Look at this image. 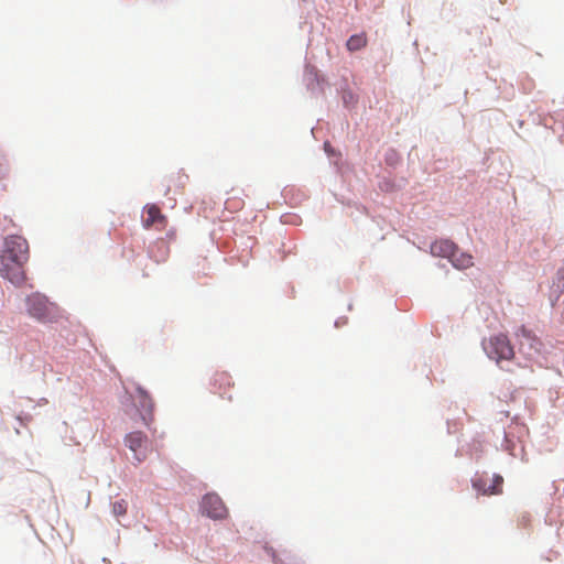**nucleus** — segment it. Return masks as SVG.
Returning a JSON list of instances; mask_svg holds the SVG:
<instances>
[{
    "label": "nucleus",
    "mask_w": 564,
    "mask_h": 564,
    "mask_svg": "<svg viewBox=\"0 0 564 564\" xmlns=\"http://www.w3.org/2000/svg\"><path fill=\"white\" fill-rule=\"evenodd\" d=\"M200 507L204 514L215 520L225 519L228 514L225 503L216 494L205 495Z\"/></svg>",
    "instance_id": "0eeeda50"
},
{
    "label": "nucleus",
    "mask_w": 564,
    "mask_h": 564,
    "mask_svg": "<svg viewBox=\"0 0 564 564\" xmlns=\"http://www.w3.org/2000/svg\"><path fill=\"white\" fill-rule=\"evenodd\" d=\"M324 150H325V152H326L328 155H332L333 151H332V148H330V143L325 142V143H324Z\"/></svg>",
    "instance_id": "dca6fc26"
},
{
    "label": "nucleus",
    "mask_w": 564,
    "mask_h": 564,
    "mask_svg": "<svg viewBox=\"0 0 564 564\" xmlns=\"http://www.w3.org/2000/svg\"><path fill=\"white\" fill-rule=\"evenodd\" d=\"M0 254L28 262L30 259L29 242L20 235H10L6 237Z\"/></svg>",
    "instance_id": "39448f33"
},
{
    "label": "nucleus",
    "mask_w": 564,
    "mask_h": 564,
    "mask_svg": "<svg viewBox=\"0 0 564 564\" xmlns=\"http://www.w3.org/2000/svg\"><path fill=\"white\" fill-rule=\"evenodd\" d=\"M449 261L459 270L468 269L474 265L473 256L467 252H460L456 247L455 256Z\"/></svg>",
    "instance_id": "ddd939ff"
},
{
    "label": "nucleus",
    "mask_w": 564,
    "mask_h": 564,
    "mask_svg": "<svg viewBox=\"0 0 564 564\" xmlns=\"http://www.w3.org/2000/svg\"><path fill=\"white\" fill-rule=\"evenodd\" d=\"M503 478L500 475L481 476L473 481V487L481 495H500L502 494Z\"/></svg>",
    "instance_id": "6e6552de"
},
{
    "label": "nucleus",
    "mask_w": 564,
    "mask_h": 564,
    "mask_svg": "<svg viewBox=\"0 0 564 564\" xmlns=\"http://www.w3.org/2000/svg\"><path fill=\"white\" fill-rule=\"evenodd\" d=\"M234 387L231 377L226 371H217L212 379V391L228 401L232 400L230 389Z\"/></svg>",
    "instance_id": "1a4fd4ad"
},
{
    "label": "nucleus",
    "mask_w": 564,
    "mask_h": 564,
    "mask_svg": "<svg viewBox=\"0 0 564 564\" xmlns=\"http://www.w3.org/2000/svg\"><path fill=\"white\" fill-rule=\"evenodd\" d=\"M456 245L448 239L436 240L431 245V253L434 257L447 258L455 256Z\"/></svg>",
    "instance_id": "f8f14e48"
},
{
    "label": "nucleus",
    "mask_w": 564,
    "mask_h": 564,
    "mask_svg": "<svg viewBox=\"0 0 564 564\" xmlns=\"http://www.w3.org/2000/svg\"><path fill=\"white\" fill-rule=\"evenodd\" d=\"M558 273H563L564 274V269L560 270Z\"/></svg>",
    "instance_id": "f3484780"
},
{
    "label": "nucleus",
    "mask_w": 564,
    "mask_h": 564,
    "mask_svg": "<svg viewBox=\"0 0 564 564\" xmlns=\"http://www.w3.org/2000/svg\"><path fill=\"white\" fill-rule=\"evenodd\" d=\"M145 217L143 218L144 228L149 229L155 227L158 230H162L166 226V217L161 213L156 205H148L144 208Z\"/></svg>",
    "instance_id": "9b49d317"
},
{
    "label": "nucleus",
    "mask_w": 564,
    "mask_h": 564,
    "mask_svg": "<svg viewBox=\"0 0 564 564\" xmlns=\"http://www.w3.org/2000/svg\"><path fill=\"white\" fill-rule=\"evenodd\" d=\"M26 263L17 258L0 254V275L14 285H21L26 279L24 269Z\"/></svg>",
    "instance_id": "20e7f679"
},
{
    "label": "nucleus",
    "mask_w": 564,
    "mask_h": 564,
    "mask_svg": "<svg viewBox=\"0 0 564 564\" xmlns=\"http://www.w3.org/2000/svg\"><path fill=\"white\" fill-rule=\"evenodd\" d=\"M126 446L133 453L138 463L143 462L148 455V436L140 431L131 432L124 437Z\"/></svg>",
    "instance_id": "423d86ee"
},
{
    "label": "nucleus",
    "mask_w": 564,
    "mask_h": 564,
    "mask_svg": "<svg viewBox=\"0 0 564 564\" xmlns=\"http://www.w3.org/2000/svg\"><path fill=\"white\" fill-rule=\"evenodd\" d=\"M482 349L487 357L497 365L501 361H510L514 358L513 346L506 334H496L482 340Z\"/></svg>",
    "instance_id": "f257e3e1"
},
{
    "label": "nucleus",
    "mask_w": 564,
    "mask_h": 564,
    "mask_svg": "<svg viewBox=\"0 0 564 564\" xmlns=\"http://www.w3.org/2000/svg\"><path fill=\"white\" fill-rule=\"evenodd\" d=\"M138 409L142 421L145 425H150L153 421L154 402L149 393L141 387H137Z\"/></svg>",
    "instance_id": "9d476101"
},
{
    "label": "nucleus",
    "mask_w": 564,
    "mask_h": 564,
    "mask_svg": "<svg viewBox=\"0 0 564 564\" xmlns=\"http://www.w3.org/2000/svg\"><path fill=\"white\" fill-rule=\"evenodd\" d=\"M26 312L30 317L40 323H51L57 317V306L40 293H33L25 299Z\"/></svg>",
    "instance_id": "f03ea898"
},
{
    "label": "nucleus",
    "mask_w": 564,
    "mask_h": 564,
    "mask_svg": "<svg viewBox=\"0 0 564 564\" xmlns=\"http://www.w3.org/2000/svg\"><path fill=\"white\" fill-rule=\"evenodd\" d=\"M127 509H128V503L123 499L115 501L112 503V512L116 517L124 516L127 513Z\"/></svg>",
    "instance_id": "2eb2a0df"
},
{
    "label": "nucleus",
    "mask_w": 564,
    "mask_h": 564,
    "mask_svg": "<svg viewBox=\"0 0 564 564\" xmlns=\"http://www.w3.org/2000/svg\"><path fill=\"white\" fill-rule=\"evenodd\" d=\"M367 43H368V40H367L366 33H359V34L351 35L348 39L346 46H347L348 51L355 52V51H359V50L364 48L367 45Z\"/></svg>",
    "instance_id": "4468645a"
},
{
    "label": "nucleus",
    "mask_w": 564,
    "mask_h": 564,
    "mask_svg": "<svg viewBox=\"0 0 564 564\" xmlns=\"http://www.w3.org/2000/svg\"><path fill=\"white\" fill-rule=\"evenodd\" d=\"M519 351L529 360L536 359L543 349L541 339L525 326H521L517 333Z\"/></svg>",
    "instance_id": "7ed1b4c3"
}]
</instances>
